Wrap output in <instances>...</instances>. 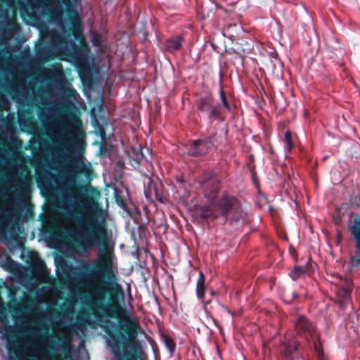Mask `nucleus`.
Segmentation results:
<instances>
[{
  "mask_svg": "<svg viewBox=\"0 0 360 360\" xmlns=\"http://www.w3.org/2000/svg\"><path fill=\"white\" fill-rule=\"evenodd\" d=\"M73 227L79 241L85 250L98 246L96 264L97 269L94 274L101 277L109 273L112 269L113 245L111 244L106 230L105 220H99L95 202L92 198H84L78 201L75 207Z\"/></svg>",
  "mask_w": 360,
  "mask_h": 360,
  "instance_id": "obj_1",
  "label": "nucleus"
},
{
  "mask_svg": "<svg viewBox=\"0 0 360 360\" xmlns=\"http://www.w3.org/2000/svg\"><path fill=\"white\" fill-rule=\"evenodd\" d=\"M200 110L206 112L210 117L215 116L220 112V107L217 106L211 97L200 98L198 103Z\"/></svg>",
  "mask_w": 360,
  "mask_h": 360,
  "instance_id": "obj_2",
  "label": "nucleus"
},
{
  "mask_svg": "<svg viewBox=\"0 0 360 360\" xmlns=\"http://www.w3.org/2000/svg\"><path fill=\"white\" fill-rule=\"evenodd\" d=\"M213 146L210 139L195 141L189 149V153L192 155H201L205 154Z\"/></svg>",
  "mask_w": 360,
  "mask_h": 360,
  "instance_id": "obj_3",
  "label": "nucleus"
},
{
  "mask_svg": "<svg viewBox=\"0 0 360 360\" xmlns=\"http://www.w3.org/2000/svg\"><path fill=\"white\" fill-rule=\"evenodd\" d=\"M351 233L356 242V248L358 251V260L360 263V216L355 218L353 225L349 226Z\"/></svg>",
  "mask_w": 360,
  "mask_h": 360,
  "instance_id": "obj_4",
  "label": "nucleus"
},
{
  "mask_svg": "<svg viewBox=\"0 0 360 360\" xmlns=\"http://www.w3.org/2000/svg\"><path fill=\"white\" fill-rule=\"evenodd\" d=\"M182 37L176 36L167 41V49L169 51L173 52L179 49L181 45Z\"/></svg>",
  "mask_w": 360,
  "mask_h": 360,
  "instance_id": "obj_5",
  "label": "nucleus"
},
{
  "mask_svg": "<svg viewBox=\"0 0 360 360\" xmlns=\"http://www.w3.org/2000/svg\"><path fill=\"white\" fill-rule=\"evenodd\" d=\"M313 326L308 322V321L303 316H301L298 319L296 328L298 331L304 330L308 331L309 333H311Z\"/></svg>",
  "mask_w": 360,
  "mask_h": 360,
  "instance_id": "obj_6",
  "label": "nucleus"
},
{
  "mask_svg": "<svg viewBox=\"0 0 360 360\" xmlns=\"http://www.w3.org/2000/svg\"><path fill=\"white\" fill-rule=\"evenodd\" d=\"M72 167L78 173L88 174L90 170V165L85 164L82 160L75 162Z\"/></svg>",
  "mask_w": 360,
  "mask_h": 360,
  "instance_id": "obj_7",
  "label": "nucleus"
},
{
  "mask_svg": "<svg viewBox=\"0 0 360 360\" xmlns=\"http://www.w3.org/2000/svg\"><path fill=\"white\" fill-rule=\"evenodd\" d=\"M234 200V198L226 196L221 199L219 202V206L221 209L222 212H227L233 205Z\"/></svg>",
  "mask_w": 360,
  "mask_h": 360,
  "instance_id": "obj_8",
  "label": "nucleus"
},
{
  "mask_svg": "<svg viewBox=\"0 0 360 360\" xmlns=\"http://www.w3.org/2000/svg\"><path fill=\"white\" fill-rule=\"evenodd\" d=\"M284 148L287 152H290L292 148V143L291 140V134L290 131H286L284 136Z\"/></svg>",
  "mask_w": 360,
  "mask_h": 360,
  "instance_id": "obj_9",
  "label": "nucleus"
},
{
  "mask_svg": "<svg viewBox=\"0 0 360 360\" xmlns=\"http://www.w3.org/2000/svg\"><path fill=\"white\" fill-rule=\"evenodd\" d=\"M305 269L304 267L295 266L292 271L290 273V276L292 279L299 278L301 275L304 273Z\"/></svg>",
  "mask_w": 360,
  "mask_h": 360,
  "instance_id": "obj_10",
  "label": "nucleus"
},
{
  "mask_svg": "<svg viewBox=\"0 0 360 360\" xmlns=\"http://www.w3.org/2000/svg\"><path fill=\"white\" fill-rule=\"evenodd\" d=\"M205 294V283H197L196 285V295L200 299L204 297Z\"/></svg>",
  "mask_w": 360,
  "mask_h": 360,
  "instance_id": "obj_11",
  "label": "nucleus"
},
{
  "mask_svg": "<svg viewBox=\"0 0 360 360\" xmlns=\"http://www.w3.org/2000/svg\"><path fill=\"white\" fill-rule=\"evenodd\" d=\"M216 193H217V190L215 188L212 191H206L205 193L206 198L212 202V205H215L217 203V202L214 201Z\"/></svg>",
  "mask_w": 360,
  "mask_h": 360,
  "instance_id": "obj_12",
  "label": "nucleus"
},
{
  "mask_svg": "<svg viewBox=\"0 0 360 360\" xmlns=\"http://www.w3.org/2000/svg\"><path fill=\"white\" fill-rule=\"evenodd\" d=\"M220 95H221V100L223 106L226 109L229 110V104L227 103L226 98L225 95L224 94V92L222 90L220 91Z\"/></svg>",
  "mask_w": 360,
  "mask_h": 360,
  "instance_id": "obj_13",
  "label": "nucleus"
},
{
  "mask_svg": "<svg viewBox=\"0 0 360 360\" xmlns=\"http://www.w3.org/2000/svg\"><path fill=\"white\" fill-rule=\"evenodd\" d=\"M197 283H205V278H204L202 272H201V271L199 273V277H198Z\"/></svg>",
  "mask_w": 360,
  "mask_h": 360,
  "instance_id": "obj_14",
  "label": "nucleus"
},
{
  "mask_svg": "<svg viewBox=\"0 0 360 360\" xmlns=\"http://www.w3.org/2000/svg\"><path fill=\"white\" fill-rule=\"evenodd\" d=\"M211 215H212L211 214L207 212L205 210H202V216L203 217H210Z\"/></svg>",
  "mask_w": 360,
  "mask_h": 360,
  "instance_id": "obj_15",
  "label": "nucleus"
},
{
  "mask_svg": "<svg viewBox=\"0 0 360 360\" xmlns=\"http://www.w3.org/2000/svg\"><path fill=\"white\" fill-rule=\"evenodd\" d=\"M321 353L319 352V360H321Z\"/></svg>",
  "mask_w": 360,
  "mask_h": 360,
  "instance_id": "obj_16",
  "label": "nucleus"
}]
</instances>
